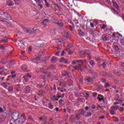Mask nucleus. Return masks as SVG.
Returning <instances> with one entry per match:
<instances>
[{
  "label": "nucleus",
  "mask_w": 124,
  "mask_h": 124,
  "mask_svg": "<svg viewBox=\"0 0 124 124\" xmlns=\"http://www.w3.org/2000/svg\"><path fill=\"white\" fill-rule=\"evenodd\" d=\"M24 91L25 93H31V87L29 86H26L24 88Z\"/></svg>",
  "instance_id": "f8f14e48"
},
{
  "label": "nucleus",
  "mask_w": 124,
  "mask_h": 124,
  "mask_svg": "<svg viewBox=\"0 0 124 124\" xmlns=\"http://www.w3.org/2000/svg\"><path fill=\"white\" fill-rule=\"evenodd\" d=\"M38 6L40 7V9H42L43 8V6L41 4H38Z\"/></svg>",
  "instance_id": "8fccbe9b"
},
{
  "label": "nucleus",
  "mask_w": 124,
  "mask_h": 124,
  "mask_svg": "<svg viewBox=\"0 0 124 124\" xmlns=\"http://www.w3.org/2000/svg\"><path fill=\"white\" fill-rule=\"evenodd\" d=\"M93 79H94V78H93L91 77H86V80L88 83H91V82H93Z\"/></svg>",
  "instance_id": "a211bd4d"
},
{
  "label": "nucleus",
  "mask_w": 124,
  "mask_h": 124,
  "mask_svg": "<svg viewBox=\"0 0 124 124\" xmlns=\"http://www.w3.org/2000/svg\"><path fill=\"white\" fill-rule=\"evenodd\" d=\"M116 113V112L115 111V109H112L111 111H110V114L111 115H112V116L113 115H115V113Z\"/></svg>",
  "instance_id": "79ce46f5"
},
{
  "label": "nucleus",
  "mask_w": 124,
  "mask_h": 124,
  "mask_svg": "<svg viewBox=\"0 0 124 124\" xmlns=\"http://www.w3.org/2000/svg\"><path fill=\"white\" fill-rule=\"evenodd\" d=\"M2 115L3 117H6V116H7V114H6V112H3Z\"/></svg>",
  "instance_id": "e2e57ef3"
},
{
  "label": "nucleus",
  "mask_w": 124,
  "mask_h": 124,
  "mask_svg": "<svg viewBox=\"0 0 124 124\" xmlns=\"http://www.w3.org/2000/svg\"><path fill=\"white\" fill-rule=\"evenodd\" d=\"M41 61V56H38L36 57L35 59L34 60V62L35 63L38 64L39 62Z\"/></svg>",
  "instance_id": "4468645a"
},
{
  "label": "nucleus",
  "mask_w": 124,
  "mask_h": 124,
  "mask_svg": "<svg viewBox=\"0 0 124 124\" xmlns=\"http://www.w3.org/2000/svg\"><path fill=\"white\" fill-rule=\"evenodd\" d=\"M0 50H4V46H3V45H0Z\"/></svg>",
  "instance_id": "de8ad7c7"
},
{
  "label": "nucleus",
  "mask_w": 124,
  "mask_h": 124,
  "mask_svg": "<svg viewBox=\"0 0 124 124\" xmlns=\"http://www.w3.org/2000/svg\"><path fill=\"white\" fill-rule=\"evenodd\" d=\"M49 69H50L51 70H54V69H56V66H55V65H51L49 66Z\"/></svg>",
  "instance_id": "2f4dec72"
},
{
  "label": "nucleus",
  "mask_w": 124,
  "mask_h": 124,
  "mask_svg": "<svg viewBox=\"0 0 124 124\" xmlns=\"http://www.w3.org/2000/svg\"><path fill=\"white\" fill-rule=\"evenodd\" d=\"M82 116V114H81V112L80 110H78V112L75 115V119L76 120H77V121L80 120V119H81V117Z\"/></svg>",
  "instance_id": "9b49d317"
},
{
  "label": "nucleus",
  "mask_w": 124,
  "mask_h": 124,
  "mask_svg": "<svg viewBox=\"0 0 124 124\" xmlns=\"http://www.w3.org/2000/svg\"><path fill=\"white\" fill-rule=\"evenodd\" d=\"M41 80H42L43 83H45V78L44 77L41 78Z\"/></svg>",
  "instance_id": "bf43d9fd"
},
{
  "label": "nucleus",
  "mask_w": 124,
  "mask_h": 124,
  "mask_svg": "<svg viewBox=\"0 0 124 124\" xmlns=\"http://www.w3.org/2000/svg\"><path fill=\"white\" fill-rule=\"evenodd\" d=\"M118 106H115L111 107V108H114V109H118Z\"/></svg>",
  "instance_id": "69168bd1"
},
{
  "label": "nucleus",
  "mask_w": 124,
  "mask_h": 124,
  "mask_svg": "<svg viewBox=\"0 0 124 124\" xmlns=\"http://www.w3.org/2000/svg\"><path fill=\"white\" fill-rule=\"evenodd\" d=\"M75 116H74V115H71L70 117V122H71V123H74L75 121Z\"/></svg>",
  "instance_id": "412c9836"
},
{
  "label": "nucleus",
  "mask_w": 124,
  "mask_h": 124,
  "mask_svg": "<svg viewBox=\"0 0 124 124\" xmlns=\"http://www.w3.org/2000/svg\"><path fill=\"white\" fill-rule=\"evenodd\" d=\"M77 62H78V63H83V61L81 60H76Z\"/></svg>",
  "instance_id": "49530a36"
},
{
  "label": "nucleus",
  "mask_w": 124,
  "mask_h": 124,
  "mask_svg": "<svg viewBox=\"0 0 124 124\" xmlns=\"http://www.w3.org/2000/svg\"><path fill=\"white\" fill-rule=\"evenodd\" d=\"M1 42H2V43L3 44H6V43L8 42V38H7L6 37H3L2 38Z\"/></svg>",
  "instance_id": "2eb2a0df"
},
{
  "label": "nucleus",
  "mask_w": 124,
  "mask_h": 124,
  "mask_svg": "<svg viewBox=\"0 0 124 124\" xmlns=\"http://www.w3.org/2000/svg\"><path fill=\"white\" fill-rule=\"evenodd\" d=\"M63 102H64V101L63 99H60L59 101V103L61 104L63 103Z\"/></svg>",
  "instance_id": "4d7b16f0"
},
{
  "label": "nucleus",
  "mask_w": 124,
  "mask_h": 124,
  "mask_svg": "<svg viewBox=\"0 0 124 124\" xmlns=\"http://www.w3.org/2000/svg\"><path fill=\"white\" fill-rule=\"evenodd\" d=\"M0 14L1 15L4 16V17H6V20H7L8 21H10V20H11V16L7 12H4L2 11L0 12Z\"/></svg>",
  "instance_id": "f03ea898"
},
{
  "label": "nucleus",
  "mask_w": 124,
  "mask_h": 124,
  "mask_svg": "<svg viewBox=\"0 0 124 124\" xmlns=\"http://www.w3.org/2000/svg\"><path fill=\"white\" fill-rule=\"evenodd\" d=\"M85 54L87 55L88 60H92V59H93L92 57V54H91V51H90V50L86 49L85 50Z\"/></svg>",
  "instance_id": "1a4fd4ad"
},
{
  "label": "nucleus",
  "mask_w": 124,
  "mask_h": 124,
  "mask_svg": "<svg viewBox=\"0 0 124 124\" xmlns=\"http://www.w3.org/2000/svg\"><path fill=\"white\" fill-rule=\"evenodd\" d=\"M59 96L58 95H54L52 96V98H51V100H52V101H58V100H59Z\"/></svg>",
  "instance_id": "f3484780"
},
{
  "label": "nucleus",
  "mask_w": 124,
  "mask_h": 124,
  "mask_svg": "<svg viewBox=\"0 0 124 124\" xmlns=\"http://www.w3.org/2000/svg\"><path fill=\"white\" fill-rule=\"evenodd\" d=\"M7 4L8 6H13V5H14V3L10 0L7 2Z\"/></svg>",
  "instance_id": "4be33fe9"
},
{
  "label": "nucleus",
  "mask_w": 124,
  "mask_h": 124,
  "mask_svg": "<svg viewBox=\"0 0 124 124\" xmlns=\"http://www.w3.org/2000/svg\"><path fill=\"white\" fill-rule=\"evenodd\" d=\"M8 62L10 65H13L16 63V62H15L14 60H11Z\"/></svg>",
  "instance_id": "a878e982"
},
{
  "label": "nucleus",
  "mask_w": 124,
  "mask_h": 124,
  "mask_svg": "<svg viewBox=\"0 0 124 124\" xmlns=\"http://www.w3.org/2000/svg\"><path fill=\"white\" fill-rule=\"evenodd\" d=\"M3 22L5 25H6L7 26V27H10L11 25L10 24V23H8V22L6 21H3Z\"/></svg>",
  "instance_id": "e433bc0d"
},
{
  "label": "nucleus",
  "mask_w": 124,
  "mask_h": 124,
  "mask_svg": "<svg viewBox=\"0 0 124 124\" xmlns=\"http://www.w3.org/2000/svg\"><path fill=\"white\" fill-rule=\"evenodd\" d=\"M51 62L55 63V62H57V58L55 56L52 57L51 60Z\"/></svg>",
  "instance_id": "393cba45"
},
{
  "label": "nucleus",
  "mask_w": 124,
  "mask_h": 124,
  "mask_svg": "<svg viewBox=\"0 0 124 124\" xmlns=\"http://www.w3.org/2000/svg\"><path fill=\"white\" fill-rule=\"evenodd\" d=\"M93 95L94 97L96 96V95H97V93L94 92L93 93Z\"/></svg>",
  "instance_id": "6e6d98bb"
},
{
  "label": "nucleus",
  "mask_w": 124,
  "mask_h": 124,
  "mask_svg": "<svg viewBox=\"0 0 124 124\" xmlns=\"http://www.w3.org/2000/svg\"><path fill=\"white\" fill-rule=\"evenodd\" d=\"M15 89H16V93H18V92H20L21 91V89H20V85H16L15 86Z\"/></svg>",
  "instance_id": "aec40b11"
},
{
  "label": "nucleus",
  "mask_w": 124,
  "mask_h": 124,
  "mask_svg": "<svg viewBox=\"0 0 124 124\" xmlns=\"http://www.w3.org/2000/svg\"><path fill=\"white\" fill-rule=\"evenodd\" d=\"M38 95L40 96L41 97L43 95V91L40 90L38 93Z\"/></svg>",
  "instance_id": "7c9ffc66"
},
{
  "label": "nucleus",
  "mask_w": 124,
  "mask_h": 124,
  "mask_svg": "<svg viewBox=\"0 0 124 124\" xmlns=\"http://www.w3.org/2000/svg\"><path fill=\"white\" fill-rule=\"evenodd\" d=\"M20 48L21 49H25V45H21V46H20Z\"/></svg>",
  "instance_id": "338daca9"
},
{
  "label": "nucleus",
  "mask_w": 124,
  "mask_h": 124,
  "mask_svg": "<svg viewBox=\"0 0 124 124\" xmlns=\"http://www.w3.org/2000/svg\"><path fill=\"white\" fill-rule=\"evenodd\" d=\"M79 111L80 112V114H81V116H84V117H86V118H89L92 116V113L88 112L84 109H79Z\"/></svg>",
  "instance_id": "f257e3e1"
},
{
  "label": "nucleus",
  "mask_w": 124,
  "mask_h": 124,
  "mask_svg": "<svg viewBox=\"0 0 124 124\" xmlns=\"http://www.w3.org/2000/svg\"><path fill=\"white\" fill-rule=\"evenodd\" d=\"M100 67H101L102 66L103 68H105L106 67V62H104L103 63L100 64L98 65Z\"/></svg>",
  "instance_id": "c756f323"
},
{
  "label": "nucleus",
  "mask_w": 124,
  "mask_h": 124,
  "mask_svg": "<svg viewBox=\"0 0 124 124\" xmlns=\"http://www.w3.org/2000/svg\"><path fill=\"white\" fill-rule=\"evenodd\" d=\"M31 78V75H26L23 77V79L24 80V82H25L27 83V82L29 81V80H30V78Z\"/></svg>",
  "instance_id": "423d86ee"
},
{
  "label": "nucleus",
  "mask_w": 124,
  "mask_h": 124,
  "mask_svg": "<svg viewBox=\"0 0 124 124\" xmlns=\"http://www.w3.org/2000/svg\"><path fill=\"white\" fill-rule=\"evenodd\" d=\"M12 118H13V120L15 121H17L18 120V118H19V113L14 112L12 114Z\"/></svg>",
  "instance_id": "39448f33"
},
{
  "label": "nucleus",
  "mask_w": 124,
  "mask_h": 124,
  "mask_svg": "<svg viewBox=\"0 0 124 124\" xmlns=\"http://www.w3.org/2000/svg\"><path fill=\"white\" fill-rule=\"evenodd\" d=\"M78 31L80 36H84V32H82V30L79 29L78 30Z\"/></svg>",
  "instance_id": "c85d7f7f"
},
{
  "label": "nucleus",
  "mask_w": 124,
  "mask_h": 124,
  "mask_svg": "<svg viewBox=\"0 0 124 124\" xmlns=\"http://www.w3.org/2000/svg\"><path fill=\"white\" fill-rule=\"evenodd\" d=\"M112 119H113V121L114 122H119V118L116 117H113Z\"/></svg>",
  "instance_id": "ea45409f"
},
{
  "label": "nucleus",
  "mask_w": 124,
  "mask_h": 124,
  "mask_svg": "<svg viewBox=\"0 0 124 124\" xmlns=\"http://www.w3.org/2000/svg\"><path fill=\"white\" fill-rule=\"evenodd\" d=\"M63 97H64V93H62L61 96H58L59 98H63Z\"/></svg>",
  "instance_id": "09e8293b"
},
{
  "label": "nucleus",
  "mask_w": 124,
  "mask_h": 124,
  "mask_svg": "<svg viewBox=\"0 0 124 124\" xmlns=\"http://www.w3.org/2000/svg\"><path fill=\"white\" fill-rule=\"evenodd\" d=\"M46 4V7H50V5H49V3L48 2H46V3H45Z\"/></svg>",
  "instance_id": "5fc2aeb1"
},
{
  "label": "nucleus",
  "mask_w": 124,
  "mask_h": 124,
  "mask_svg": "<svg viewBox=\"0 0 124 124\" xmlns=\"http://www.w3.org/2000/svg\"><path fill=\"white\" fill-rule=\"evenodd\" d=\"M8 90L9 92H13V87L12 86L9 87Z\"/></svg>",
  "instance_id": "a19ab883"
},
{
  "label": "nucleus",
  "mask_w": 124,
  "mask_h": 124,
  "mask_svg": "<svg viewBox=\"0 0 124 124\" xmlns=\"http://www.w3.org/2000/svg\"><path fill=\"white\" fill-rule=\"evenodd\" d=\"M73 68H75L76 70H80L83 71V69L82 68V64H78L76 66H73Z\"/></svg>",
  "instance_id": "9d476101"
},
{
  "label": "nucleus",
  "mask_w": 124,
  "mask_h": 124,
  "mask_svg": "<svg viewBox=\"0 0 124 124\" xmlns=\"http://www.w3.org/2000/svg\"><path fill=\"white\" fill-rule=\"evenodd\" d=\"M50 33L52 35H55V34H56V32L54 30H51L50 31Z\"/></svg>",
  "instance_id": "37998d69"
},
{
  "label": "nucleus",
  "mask_w": 124,
  "mask_h": 124,
  "mask_svg": "<svg viewBox=\"0 0 124 124\" xmlns=\"http://www.w3.org/2000/svg\"><path fill=\"white\" fill-rule=\"evenodd\" d=\"M21 68L24 72H28L29 70H28V66L26 64H23L21 66Z\"/></svg>",
  "instance_id": "ddd939ff"
},
{
  "label": "nucleus",
  "mask_w": 124,
  "mask_h": 124,
  "mask_svg": "<svg viewBox=\"0 0 124 124\" xmlns=\"http://www.w3.org/2000/svg\"><path fill=\"white\" fill-rule=\"evenodd\" d=\"M62 73V76H68V72L66 71H63Z\"/></svg>",
  "instance_id": "bb28decb"
},
{
  "label": "nucleus",
  "mask_w": 124,
  "mask_h": 124,
  "mask_svg": "<svg viewBox=\"0 0 124 124\" xmlns=\"http://www.w3.org/2000/svg\"><path fill=\"white\" fill-rule=\"evenodd\" d=\"M1 85L2 86V87H3V88H4L5 89H6V88H7V83L5 82L1 83Z\"/></svg>",
  "instance_id": "473e14b6"
},
{
  "label": "nucleus",
  "mask_w": 124,
  "mask_h": 124,
  "mask_svg": "<svg viewBox=\"0 0 124 124\" xmlns=\"http://www.w3.org/2000/svg\"><path fill=\"white\" fill-rule=\"evenodd\" d=\"M69 28L70 29V31H73V28L71 25H69Z\"/></svg>",
  "instance_id": "680f3d73"
},
{
  "label": "nucleus",
  "mask_w": 124,
  "mask_h": 124,
  "mask_svg": "<svg viewBox=\"0 0 124 124\" xmlns=\"http://www.w3.org/2000/svg\"><path fill=\"white\" fill-rule=\"evenodd\" d=\"M20 27L25 32H27V33H32V31H31V29H28V28L24 27L23 25H20Z\"/></svg>",
  "instance_id": "6e6552de"
},
{
  "label": "nucleus",
  "mask_w": 124,
  "mask_h": 124,
  "mask_svg": "<svg viewBox=\"0 0 124 124\" xmlns=\"http://www.w3.org/2000/svg\"><path fill=\"white\" fill-rule=\"evenodd\" d=\"M4 111L3 110V108H2L0 107V113H3Z\"/></svg>",
  "instance_id": "864d4df0"
},
{
  "label": "nucleus",
  "mask_w": 124,
  "mask_h": 124,
  "mask_svg": "<svg viewBox=\"0 0 124 124\" xmlns=\"http://www.w3.org/2000/svg\"><path fill=\"white\" fill-rule=\"evenodd\" d=\"M108 38H107V37L106 36H104V37H103V40L104 41H106L107 40H108Z\"/></svg>",
  "instance_id": "3c124183"
},
{
  "label": "nucleus",
  "mask_w": 124,
  "mask_h": 124,
  "mask_svg": "<svg viewBox=\"0 0 124 124\" xmlns=\"http://www.w3.org/2000/svg\"><path fill=\"white\" fill-rule=\"evenodd\" d=\"M100 28H101V29H102V30H104V29H105V28H106V26L104 24L101 25H100Z\"/></svg>",
  "instance_id": "c03bdc74"
},
{
  "label": "nucleus",
  "mask_w": 124,
  "mask_h": 124,
  "mask_svg": "<svg viewBox=\"0 0 124 124\" xmlns=\"http://www.w3.org/2000/svg\"><path fill=\"white\" fill-rule=\"evenodd\" d=\"M1 62H2V63H4V64H6L8 62L7 61V60L5 59V58H3L1 59Z\"/></svg>",
  "instance_id": "5701e85b"
},
{
  "label": "nucleus",
  "mask_w": 124,
  "mask_h": 124,
  "mask_svg": "<svg viewBox=\"0 0 124 124\" xmlns=\"http://www.w3.org/2000/svg\"><path fill=\"white\" fill-rule=\"evenodd\" d=\"M109 28H110L109 31H110V32H111V33H112L110 35H112V37L113 38L115 39V33H114V30H113V28L111 27H109Z\"/></svg>",
  "instance_id": "6ab92c4d"
},
{
  "label": "nucleus",
  "mask_w": 124,
  "mask_h": 124,
  "mask_svg": "<svg viewBox=\"0 0 124 124\" xmlns=\"http://www.w3.org/2000/svg\"><path fill=\"white\" fill-rule=\"evenodd\" d=\"M89 63L92 66H93V65H94V61H93V60H91L89 62Z\"/></svg>",
  "instance_id": "c9c22d12"
},
{
  "label": "nucleus",
  "mask_w": 124,
  "mask_h": 124,
  "mask_svg": "<svg viewBox=\"0 0 124 124\" xmlns=\"http://www.w3.org/2000/svg\"><path fill=\"white\" fill-rule=\"evenodd\" d=\"M55 23L59 26V27H62L63 26V23L62 21H58L57 22H55Z\"/></svg>",
  "instance_id": "b1692460"
},
{
  "label": "nucleus",
  "mask_w": 124,
  "mask_h": 124,
  "mask_svg": "<svg viewBox=\"0 0 124 124\" xmlns=\"http://www.w3.org/2000/svg\"><path fill=\"white\" fill-rule=\"evenodd\" d=\"M68 54L69 55H72V54H73L72 51L71 50H69V51H68Z\"/></svg>",
  "instance_id": "774afa93"
},
{
  "label": "nucleus",
  "mask_w": 124,
  "mask_h": 124,
  "mask_svg": "<svg viewBox=\"0 0 124 124\" xmlns=\"http://www.w3.org/2000/svg\"><path fill=\"white\" fill-rule=\"evenodd\" d=\"M38 88H39L40 89H43V88H44V85L40 84H38L37 86Z\"/></svg>",
  "instance_id": "4c0bfd02"
},
{
  "label": "nucleus",
  "mask_w": 124,
  "mask_h": 124,
  "mask_svg": "<svg viewBox=\"0 0 124 124\" xmlns=\"http://www.w3.org/2000/svg\"><path fill=\"white\" fill-rule=\"evenodd\" d=\"M91 108H92V109H95V108H96V106H95V105H93L91 106Z\"/></svg>",
  "instance_id": "0e129e2a"
},
{
  "label": "nucleus",
  "mask_w": 124,
  "mask_h": 124,
  "mask_svg": "<svg viewBox=\"0 0 124 124\" xmlns=\"http://www.w3.org/2000/svg\"><path fill=\"white\" fill-rule=\"evenodd\" d=\"M62 35L67 38H68V36H69V34L67 32H65L64 33L62 34Z\"/></svg>",
  "instance_id": "f704fd0d"
},
{
  "label": "nucleus",
  "mask_w": 124,
  "mask_h": 124,
  "mask_svg": "<svg viewBox=\"0 0 124 124\" xmlns=\"http://www.w3.org/2000/svg\"><path fill=\"white\" fill-rule=\"evenodd\" d=\"M99 119L100 120H103V119H105V116H100L99 117Z\"/></svg>",
  "instance_id": "603ef678"
},
{
  "label": "nucleus",
  "mask_w": 124,
  "mask_h": 124,
  "mask_svg": "<svg viewBox=\"0 0 124 124\" xmlns=\"http://www.w3.org/2000/svg\"><path fill=\"white\" fill-rule=\"evenodd\" d=\"M50 68H46V67H44L43 68H41L40 69V72L42 73H44V74H46L48 73V71H50Z\"/></svg>",
  "instance_id": "20e7f679"
},
{
  "label": "nucleus",
  "mask_w": 124,
  "mask_h": 124,
  "mask_svg": "<svg viewBox=\"0 0 124 124\" xmlns=\"http://www.w3.org/2000/svg\"><path fill=\"white\" fill-rule=\"evenodd\" d=\"M60 62H63L64 63H67L69 64L70 61H68V59H65L63 57L61 58L59 60Z\"/></svg>",
  "instance_id": "0eeeda50"
},
{
  "label": "nucleus",
  "mask_w": 124,
  "mask_h": 124,
  "mask_svg": "<svg viewBox=\"0 0 124 124\" xmlns=\"http://www.w3.org/2000/svg\"><path fill=\"white\" fill-rule=\"evenodd\" d=\"M114 99L116 101V102L113 103L114 105H118V104H120V103H122V102H123V100L118 99L116 98H114Z\"/></svg>",
  "instance_id": "dca6fc26"
},
{
  "label": "nucleus",
  "mask_w": 124,
  "mask_h": 124,
  "mask_svg": "<svg viewBox=\"0 0 124 124\" xmlns=\"http://www.w3.org/2000/svg\"><path fill=\"white\" fill-rule=\"evenodd\" d=\"M54 6H56V7H57L58 8H61V6H60V5H59L57 3H55L54 4Z\"/></svg>",
  "instance_id": "13d9d810"
},
{
  "label": "nucleus",
  "mask_w": 124,
  "mask_h": 124,
  "mask_svg": "<svg viewBox=\"0 0 124 124\" xmlns=\"http://www.w3.org/2000/svg\"><path fill=\"white\" fill-rule=\"evenodd\" d=\"M72 46H73L72 44H68L67 45V47L68 48H69V49L70 48H72Z\"/></svg>",
  "instance_id": "a18cd8bd"
},
{
  "label": "nucleus",
  "mask_w": 124,
  "mask_h": 124,
  "mask_svg": "<svg viewBox=\"0 0 124 124\" xmlns=\"http://www.w3.org/2000/svg\"><path fill=\"white\" fill-rule=\"evenodd\" d=\"M26 121V119H25L24 118H22L19 119H17V120H16L14 122V124H22L25 123Z\"/></svg>",
  "instance_id": "7ed1b4c3"
},
{
  "label": "nucleus",
  "mask_w": 124,
  "mask_h": 124,
  "mask_svg": "<svg viewBox=\"0 0 124 124\" xmlns=\"http://www.w3.org/2000/svg\"><path fill=\"white\" fill-rule=\"evenodd\" d=\"M48 108H49V109H51L52 110V109H53V108H54V106L53 105H52V104L49 103L48 104Z\"/></svg>",
  "instance_id": "58836bf2"
},
{
  "label": "nucleus",
  "mask_w": 124,
  "mask_h": 124,
  "mask_svg": "<svg viewBox=\"0 0 124 124\" xmlns=\"http://www.w3.org/2000/svg\"><path fill=\"white\" fill-rule=\"evenodd\" d=\"M113 4L114 7H115V8L117 9V10H119V7L118 6V5L117 4V3H116V2H113Z\"/></svg>",
  "instance_id": "72a5a7b5"
},
{
  "label": "nucleus",
  "mask_w": 124,
  "mask_h": 124,
  "mask_svg": "<svg viewBox=\"0 0 124 124\" xmlns=\"http://www.w3.org/2000/svg\"><path fill=\"white\" fill-rule=\"evenodd\" d=\"M76 61H74L72 62V64H73L74 65H75V64H76Z\"/></svg>",
  "instance_id": "052dcab7"
},
{
  "label": "nucleus",
  "mask_w": 124,
  "mask_h": 124,
  "mask_svg": "<svg viewBox=\"0 0 124 124\" xmlns=\"http://www.w3.org/2000/svg\"><path fill=\"white\" fill-rule=\"evenodd\" d=\"M47 23H48V19H46L43 21L42 24L45 27H46L47 26Z\"/></svg>",
  "instance_id": "cd10ccee"
}]
</instances>
